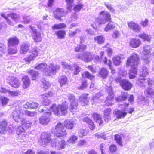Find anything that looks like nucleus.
Instances as JSON below:
<instances>
[{
  "instance_id": "ea45409f",
  "label": "nucleus",
  "mask_w": 154,
  "mask_h": 154,
  "mask_svg": "<svg viewBox=\"0 0 154 154\" xmlns=\"http://www.w3.org/2000/svg\"><path fill=\"white\" fill-rule=\"evenodd\" d=\"M58 81L61 85H63L66 84L68 82L67 78L65 75L60 76L59 78Z\"/></svg>"
},
{
  "instance_id": "f3484780",
  "label": "nucleus",
  "mask_w": 154,
  "mask_h": 154,
  "mask_svg": "<svg viewBox=\"0 0 154 154\" xmlns=\"http://www.w3.org/2000/svg\"><path fill=\"white\" fill-rule=\"evenodd\" d=\"M54 17L59 20L61 19L62 17L66 15L64 10L63 9L57 8L53 12Z\"/></svg>"
},
{
  "instance_id": "f704fd0d",
  "label": "nucleus",
  "mask_w": 154,
  "mask_h": 154,
  "mask_svg": "<svg viewBox=\"0 0 154 154\" xmlns=\"http://www.w3.org/2000/svg\"><path fill=\"white\" fill-rule=\"evenodd\" d=\"M7 16L16 22H18L19 20L20 16L17 14L14 13L9 14L7 15Z\"/></svg>"
},
{
  "instance_id": "0e129e2a",
  "label": "nucleus",
  "mask_w": 154,
  "mask_h": 154,
  "mask_svg": "<svg viewBox=\"0 0 154 154\" xmlns=\"http://www.w3.org/2000/svg\"><path fill=\"white\" fill-rule=\"evenodd\" d=\"M139 36L144 40L147 41H149L150 38V36L146 34H141L139 35Z\"/></svg>"
},
{
  "instance_id": "0eeeda50",
  "label": "nucleus",
  "mask_w": 154,
  "mask_h": 154,
  "mask_svg": "<svg viewBox=\"0 0 154 154\" xmlns=\"http://www.w3.org/2000/svg\"><path fill=\"white\" fill-rule=\"evenodd\" d=\"M67 96L70 102L69 109L71 112H74L77 110L78 106L77 103L75 101V97L73 94L70 93L68 94Z\"/></svg>"
},
{
  "instance_id": "473e14b6",
  "label": "nucleus",
  "mask_w": 154,
  "mask_h": 154,
  "mask_svg": "<svg viewBox=\"0 0 154 154\" xmlns=\"http://www.w3.org/2000/svg\"><path fill=\"white\" fill-rule=\"evenodd\" d=\"M47 115V116L44 115L39 118V122L41 124H47L49 122L50 118L49 116L50 115Z\"/></svg>"
},
{
  "instance_id": "49530a36",
  "label": "nucleus",
  "mask_w": 154,
  "mask_h": 154,
  "mask_svg": "<svg viewBox=\"0 0 154 154\" xmlns=\"http://www.w3.org/2000/svg\"><path fill=\"white\" fill-rule=\"evenodd\" d=\"M86 46L85 45H80L76 47L74 50L76 52H82L86 49Z\"/></svg>"
},
{
  "instance_id": "bb28decb",
  "label": "nucleus",
  "mask_w": 154,
  "mask_h": 154,
  "mask_svg": "<svg viewBox=\"0 0 154 154\" xmlns=\"http://www.w3.org/2000/svg\"><path fill=\"white\" fill-rule=\"evenodd\" d=\"M75 125L74 122L72 120H67L64 121V126L68 129H72Z\"/></svg>"
},
{
  "instance_id": "37998d69",
  "label": "nucleus",
  "mask_w": 154,
  "mask_h": 154,
  "mask_svg": "<svg viewBox=\"0 0 154 154\" xmlns=\"http://www.w3.org/2000/svg\"><path fill=\"white\" fill-rule=\"evenodd\" d=\"M112 83V81L109 80L107 83L106 89L108 93H114L112 87L111 85H110Z\"/></svg>"
},
{
  "instance_id": "7c9ffc66",
  "label": "nucleus",
  "mask_w": 154,
  "mask_h": 154,
  "mask_svg": "<svg viewBox=\"0 0 154 154\" xmlns=\"http://www.w3.org/2000/svg\"><path fill=\"white\" fill-rule=\"evenodd\" d=\"M8 53L10 55H13L17 52V48L15 46H8Z\"/></svg>"
},
{
  "instance_id": "69168bd1",
  "label": "nucleus",
  "mask_w": 154,
  "mask_h": 154,
  "mask_svg": "<svg viewBox=\"0 0 154 154\" xmlns=\"http://www.w3.org/2000/svg\"><path fill=\"white\" fill-rule=\"evenodd\" d=\"M74 66L75 69L74 74L76 75L81 70V69L79 66L78 65L76 64H75L74 65Z\"/></svg>"
},
{
  "instance_id": "2eb2a0df",
  "label": "nucleus",
  "mask_w": 154,
  "mask_h": 154,
  "mask_svg": "<svg viewBox=\"0 0 154 154\" xmlns=\"http://www.w3.org/2000/svg\"><path fill=\"white\" fill-rule=\"evenodd\" d=\"M119 83L122 88L125 90H130L132 87V85L127 80H120Z\"/></svg>"
},
{
  "instance_id": "8fccbe9b",
  "label": "nucleus",
  "mask_w": 154,
  "mask_h": 154,
  "mask_svg": "<svg viewBox=\"0 0 154 154\" xmlns=\"http://www.w3.org/2000/svg\"><path fill=\"white\" fill-rule=\"evenodd\" d=\"M56 35H57L58 38L62 39L64 37L66 33L64 31L59 30L56 32Z\"/></svg>"
},
{
  "instance_id": "72a5a7b5",
  "label": "nucleus",
  "mask_w": 154,
  "mask_h": 154,
  "mask_svg": "<svg viewBox=\"0 0 154 154\" xmlns=\"http://www.w3.org/2000/svg\"><path fill=\"white\" fill-rule=\"evenodd\" d=\"M88 132V130L81 128L78 130L77 135L79 137L82 138L86 136Z\"/></svg>"
},
{
  "instance_id": "f257e3e1",
  "label": "nucleus",
  "mask_w": 154,
  "mask_h": 154,
  "mask_svg": "<svg viewBox=\"0 0 154 154\" xmlns=\"http://www.w3.org/2000/svg\"><path fill=\"white\" fill-rule=\"evenodd\" d=\"M139 59L138 56L135 54H132L127 60V66H130L131 68L129 73L130 79L135 78L137 75V67L139 63Z\"/></svg>"
},
{
  "instance_id": "6ab92c4d",
  "label": "nucleus",
  "mask_w": 154,
  "mask_h": 154,
  "mask_svg": "<svg viewBox=\"0 0 154 154\" xmlns=\"http://www.w3.org/2000/svg\"><path fill=\"white\" fill-rule=\"evenodd\" d=\"M30 46L29 42H25L22 43L20 46V53L25 54L29 50Z\"/></svg>"
},
{
  "instance_id": "412c9836",
  "label": "nucleus",
  "mask_w": 154,
  "mask_h": 154,
  "mask_svg": "<svg viewBox=\"0 0 154 154\" xmlns=\"http://www.w3.org/2000/svg\"><path fill=\"white\" fill-rule=\"evenodd\" d=\"M8 123L7 121L3 119L0 121V133L2 134L6 133Z\"/></svg>"
},
{
  "instance_id": "13d9d810",
  "label": "nucleus",
  "mask_w": 154,
  "mask_h": 154,
  "mask_svg": "<svg viewBox=\"0 0 154 154\" xmlns=\"http://www.w3.org/2000/svg\"><path fill=\"white\" fill-rule=\"evenodd\" d=\"M78 137L77 136L75 135H72L70 138L67 140V141L70 143H74L75 141L77 140Z\"/></svg>"
},
{
  "instance_id": "a18cd8bd",
  "label": "nucleus",
  "mask_w": 154,
  "mask_h": 154,
  "mask_svg": "<svg viewBox=\"0 0 154 154\" xmlns=\"http://www.w3.org/2000/svg\"><path fill=\"white\" fill-rule=\"evenodd\" d=\"M95 41L98 44L103 43L105 40L104 38L102 36H97L94 38Z\"/></svg>"
},
{
  "instance_id": "b1692460",
  "label": "nucleus",
  "mask_w": 154,
  "mask_h": 154,
  "mask_svg": "<svg viewBox=\"0 0 154 154\" xmlns=\"http://www.w3.org/2000/svg\"><path fill=\"white\" fill-rule=\"evenodd\" d=\"M108 94V95L105 100V105L106 106H109L112 105V103L111 101L113 100L114 95V93Z\"/></svg>"
},
{
  "instance_id": "aec40b11",
  "label": "nucleus",
  "mask_w": 154,
  "mask_h": 154,
  "mask_svg": "<svg viewBox=\"0 0 154 154\" xmlns=\"http://www.w3.org/2000/svg\"><path fill=\"white\" fill-rule=\"evenodd\" d=\"M19 43V39L17 37H11L8 41V46H16Z\"/></svg>"
},
{
  "instance_id": "de8ad7c7",
  "label": "nucleus",
  "mask_w": 154,
  "mask_h": 154,
  "mask_svg": "<svg viewBox=\"0 0 154 154\" xmlns=\"http://www.w3.org/2000/svg\"><path fill=\"white\" fill-rule=\"evenodd\" d=\"M120 57L119 56L114 57L113 58V60L114 64L115 66L119 65L120 63Z\"/></svg>"
},
{
  "instance_id": "4be33fe9",
  "label": "nucleus",
  "mask_w": 154,
  "mask_h": 154,
  "mask_svg": "<svg viewBox=\"0 0 154 154\" xmlns=\"http://www.w3.org/2000/svg\"><path fill=\"white\" fill-rule=\"evenodd\" d=\"M141 44V42L140 40L136 39H131L130 41V45L133 48H136L139 47Z\"/></svg>"
},
{
  "instance_id": "cd10ccee",
  "label": "nucleus",
  "mask_w": 154,
  "mask_h": 154,
  "mask_svg": "<svg viewBox=\"0 0 154 154\" xmlns=\"http://www.w3.org/2000/svg\"><path fill=\"white\" fill-rule=\"evenodd\" d=\"M47 65L45 63L40 64L35 67L37 69H39L42 71L45 72L48 74V67H47Z\"/></svg>"
},
{
  "instance_id": "a19ab883",
  "label": "nucleus",
  "mask_w": 154,
  "mask_h": 154,
  "mask_svg": "<svg viewBox=\"0 0 154 154\" xmlns=\"http://www.w3.org/2000/svg\"><path fill=\"white\" fill-rule=\"evenodd\" d=\"M66 25L64 23H60L58 24H55L52 27L53 30L58 29L66 27Z\"/></svg>"
},
{
  "instance_id": "f03ea898",
  "label": "nucleus",
  "mask_w": 154,
  "mask_h": 154,
  "mask_svg": "<svg viewBox=\"0 0 154 154\" xmlns=\"http://www.w3.org/2000/svg\"><path fill=\"white\" fill-rule=\"evenodd\" d=\"M68 108V105L66 103H63L57 106L54 104L50 107V111L57 115H64L67 113Z\"/></svg>"
},
{
  "instance_id": "ddd939ff",
  "label": "nucleus",
  "mask_w": 154,
  "mask_h": 154,
  "mask_svg": "<svg viewBox=\"0 0 154 154\" xmlns=\"http://www.w3.org/2000/svg\"><path fill=\"white\" fill-rule=\"evenodd\" d=\"M60 69V67L59 65L54 63H51L48 67V75L51 76V74H54L59 70Z\"/></svg>"
},
{
  "instance_id": "c03bdc74",
  "label": "nucleus",
  "mask_w": 154,
  "mask_h": 154,
  "mask_svg": "<svg viewBox=\"0 0 154 154\" xmlns=\"http://www.w3.org/2000/svg\"><path fill=\"white\" fill-rule=\"evenodd\" d=\"M66 8L69 11H71L73 5V0H66Z\"/></svg>"
},
{
  "instance_id": "7ed1b4c3",
  "label": "nucleus",
  "mask_w": 154,
  "mask_h": 154,
  "mask_svg": "<svg viewBox=\"0 0 154 154\" xmlns=\"http://www.w3.org/2000/svg\"><path fill=\"white\" fill-rule=\"evenodd\" d=\"M111 20V15L108 11H102L99 14V16L95 18V21L98 25L103 24L106 22Z\"/></svg>"
},
{
  "instance_id": "680f3d73",
  "label": "nucleus",
  "mask_w": 154,
  "mask_h": 154,
  "mask_svg": "<svg viewBox=\"0 0 154 154\" xmlns=\"http://www.w3.org/2000/svg\"><path fill=\"white\" fill-rule=\"evenodd\" d=\"M83 5L81 4H79L75 5L73 8L75 12H78L83 7Z\"/></svg>"
},
{
  "instance_id": "a878e982",
  "label": "nucleus",
  "mask_w": 154,
  "mask_h": 154,
  "mask_svg": "<svg viewBox=\"0 0 154 154\" xmlns=\"http://www.w3.org/2000/svg\"><path fill=\"white\" fill-rule=\"evenodd\" d=\"M38 104L35 102H27L24 105L23 107L26 109H35L38 107Z\"/></svg>"
},
{
  "instance_id": "9d476101",
  "label": "nucleus",
  "mask_w": 154,
  "mask_h": 154,
  "mask_svg": "<svg viewBox=\"0 0 154 154\" xmlns=\"http://www.w3.org/2000/svg\"><path fill=\"white\" fill-rule=\"evenodd\" d=\"M29 27L30 29V32L32 34V37L35 42H41L42 40V37L40 33L38 32L34 27L29 26Z\"/></svg>"
},
{
  "instance_id": "dca6fc26",
  "label": "nucleus",
  "mask_w": 154,
  "mask_h": 154,
  "mask_svg": "<svg viewBox=\"0 0 154 154\" xmlns=\"http://www.w3.org/2000/svg\"><path fill=\"white\" fill-rule=\"evenodd\" d=\"M38 51L37 48H35L33 49L32 53L29 55L27 57L24 58V60L27 63H29L30 62L38 56Z\"/></svg>"
},
{
  "instance_id": "9b49d317",
  "label": "nucleus",
  "mask_w": 154,
  "mask_h": 154,
  "mask_svg": "<svg viewBox=\"0 0 154 154\" xmlns=\"http://www.w3.org/2000/svg\"><path fill=\"white\" fill-rule=\"evenodd\" d=\"M12 115L14 119L17 122L21 121L23 119L22 109L19 108H17L12 112Z\"/></svg>"
},
{
  "instance_id": "e433bc0d",
  "label": "nucleus",
  "mask_w": 154,
  "mask_h": 154,
  "mask_svg": "<svg viewBox=\"0 0 154 154\" xmlns=\"http://www.w3.org/2000/svg\"><path fill=\"white\" fill-rule=\"evenodd\" d=\"M92 117L96 122L99 123V125H101L103 123L101 117L100 115L94 113L93 114Z\"/></svg>"
},
{
  "instance_id": "09e8293b",
  "label": "nucleus",
  "mask_w": 154,
  "mask_h": 154,
  "mask_svg": "<svg viewBox=\"0 0 154 154\" xmlns=\"http://www.w3.org/2000/svg\"><path fill=\"white\" fill-rule=\"evenodd\" d=\"M6 49V47L3 44H0V57L4 54Z\"/></svg>"
},
{
  "instance_id": "393cba45",
  "label": "nucleus",
  "mask_w": 154,
  "mask_h": 154,
  "mask_svg": "<svg viewBox=\"0 0 154 154\" xmlns=\"http://www.w3.org/2000/svg\"><path fill=\"white\" fill-rule=\"evenodd\" d=\"M88 94H84L79 97V100L81 102V104L83 106L87 104L88 102Z\"/></svg>"
},
{
  "instance_id": "338daca9",
  "label": "nucleus",
  "mask_w": 154,
  "mask_h": 154,
  "mask_svg": "<svg viewBox=\"0 0 154 154\" xmlns=\"http://www.w3.org/2000/svg\"><path fill=\"white\" fill-rule=\"evenodd\" d=\"M117 148L116 146L114 144H112L110 146L109 149L111 152H116L117 150Z\"/></svg>"
},
{
  "instance_id": "5fc2aeb1",
  "label": "nucleus",
  "mask_w": 154,
  "mask_h": 154,
  "mask_svg": "<svg viewBox=\"0 0 154 154\" xmlns=\"http://www.w3.org/2000/svg\"><path fill=\"white\" fill-rule=\"evenodd\" d=\"M82 76L84 78L86 77L90 79V80H92L94 78V76L91 75L88 72H84L82 74Z\"/></svg>"
},
{
  "instance_id": "f8f14e48",
  "label": "nucleus",
  "mask_w": 154,
  "mask_h": 154,
  "mask_svg": "<svg viewBox=\"0 0 154 154\" xmlns=\"http://www.w3.org/2000/svg\"><path fill=\"white\" fill-rule=\"evenodd\" d=\"M7 82L12 87L14 88L18 87L20 85V82L18 79L12 76H9L7 78Z\"/></svg>"
},
{
  "instance_id": "c756f323",
  "label": "nucleus",
  "mask_w": 154,
  "mask_h": 154,
  "mask_svg": "<svg viewBox=\"0 0 154 154\" xmlns=\"http://www.w3.org/2000/svg\"><path fill=\"white\" fill-rule=\"evenodd\" d=\"M143 54L145 55V57L144 58V59H146L148 58L150 52L151 48L149 45H146L143 47Z\"/></svg>"
},
{
  "instance_id": "4d7b16f0",
  "label": "nucleus",
  "mask_w": 154,
  "mask_h": 154,
  "mask_svg": "<svg viewBox=\"0 0 154 154\" xmlns=\"http://www.w3.org/2000/svg\"><path fill=\"white\" fill-rule=\"evenodd\" d=\"M145 94L147 95L151 96L154 95V92L152 89L150 88H148L145 91Z\"/></svg>"
},
{
  "instance_id": "c9c22d12",
  "label": "nucleus",
  "mask_w": 154,
  "mask_h": 154,
  "mask_svg": "<svg viewBox=\"0 0 154 154\" xmlns=\"http://www.w3.org/2000/svg\"><path fill=\"white\" fill-rule=\"evenodd\" d=\"M83 121L86 122L89 125V127L91 129L93 130L95 128L94 125L92 121L87 117H85L83 119Z\"/></svg>"
},
{
  "instance_id": "1a4fd4ad",
  "label": "nucleus",
  "mask_w": 154,
  "mask_h": 154,
  "mask_svg": "<svg viewBox=\"0 0 154 154\" xmlns=\"http://www.w3.org/2000/svg\"><path fill=\"white\" fill-rule=\"evenodd\" d=\"M93 57L94 56L91 53L88 52L78 54L75 56L77 59L86 62L90 61L93 59Z\"/></svg>"
},
{
  "instance_id": "864d4df0",
  "label": "nucleus",
  "mask_w": 154,
  "mask_h": 154,
  "mask_svg": "<svg viewBox=\"0 0 154 154\" xmlns=\"http://www.w3.org/2000/svg\"><path fill=\"white\" fill-rule=\"evenodd\" d=\"M115 140L117 143L120 146H122V139L120 135L118 134L115 135Z\"/></svg>"
},
{
  "instance_id": "bf43d9fd",
  "label": "nucleus",
  "mask_w": 154,
  "mask_h": 154,
  "mask_svg": "<svg viewBox=\"0 0 154 154\" xmlns=\"http://www.w3.org/2000/svg\"><path fill=\"white\" fill-rule=\"evenodd\" d=\"M0 99L2 105L3 106L6 105L7 104L9 100L7 98L4 97H1Z\"/></svg>"
},
{
  "instance_id": "052dcab7",
  "label": "nucleus",
  "mask_w": 154,
  "mask_h": 154,
  "mask_svg": "<svg viewBox=\"0 0 154 154\" xmlns=\"http://www.w3.org/2000/svg\"><path fill=\"white\" fill-rule=\"evenodd\" d=\"M8 94L9 95L13 97L17 96L20 95V92L19 91H15L10 90L8 91Z\"/></svg>"
},
{
  "instance_id": "58836bf2",
  "label": "nucleus",
  "mask_w": 154,
  "mask_h": 154,
  "mask_svg": "<svg viewBox=\"0 0 154 154\" xmlns=\"http://www.w3.org/2000/svg\"><path fill=\"white\" fill-rule=\"evenodd\" d=\"M21 122L22 126L26 127L27 129L29 128L32 125L31 122L29 121L26 120L23 118L22 119Z\"/></svg>"
},
{
  "instance_id": "79ce46f5",
  "label": "nucleus",
  "mask_w": 154,
  "mask_h": 154,
  "mask_svg": "<svg viewBox=\"0 0 154 154\" xmlns=\"http://www.w3.org/2000/svg\"><path fill=\"white\" fill-rule=\"evenodd\" d=\"M104 52L101 51L100 53V62H103L105 64L108 65V60L107 58L104 55Z\"/></svg>"
},
{
  "instance_id": "39448f33",
  "label": "nucleus",
  "mask_w": 154,
  "mask_h": 154,
  "mask_svg": "<svg viewBox=\"0 0 154 154\" xmlns=\"http://www.w3.org/2000/svg\"><path fill=\"white\" fill-rule=\"evenodd\" d=\"M56 133L54 137H62L63 138L65 137L66 135V130L64 129V125L60 122L57 123L55 126Z\"/></svg>"
},
{
  "instance_id": "3c124183",
  "label": "nucleus",
  "mask_w": 154,
  "mask_h": 154,
  "mask_svg": "<svg viewBox=\"0 0 154 154\" xmlns=\"http://www.w3.org/2000/svg\"><path fill=\"white\" fill-rule=\"evenodd\" d=\"M50 86V84L48 82L44 80V81H42V84L41 87L44 90H46L48 89Z\"/></svg>"
},
{
  "instance_id": "c85d7f7f",
  "label": "nucleus",
  "mask_w": 154,
  "mask_h": 154,
  "mask_svg": "<svg viewBox=\"0 0 154 154\" xmlns=\"http://www.w3.org/2000/svg\"><path fill=\"white\" fill-rule=\"evenodd\" d=\"M22 80L23 83V88H27L30 84V81L29 79L27 76L25 75L23 76Z\"/></svg>"
},
{
  "instance_id": "2f4dec72",
  "label": "nucleus",
  "mask_w": 154,
  "mask_h": 154,
  "mask_svg": "<svg viewBox=\"0 0 154 154\" xmlns=\"http://www.w3.org/2000/svg\"><path fill=\"white\" fill-rule=\"evenodd\" d=\"M113 114L116 115V116L117 118H121L125 117L127 113L119 110L116 111L115 110L113 112Z\"/></svg>"
},
{
  "instance_id": "e2e57ef3",
  "label": "nucleus",
  "mask_w": 154,
  "mask_h": 154,
  "mask_svg": "<svg viewBox=\"0 0 154 154\" xmlns=\"http://www.w3.org/2000/svg\"><path fill=\"white\" fill-rule=\"evenodd\" d=\"M104 5L111 12L114 13V9L111 4L105 2Z\"/></svg>"
},
{
  "instance_id": "5701e85b",
  "label": "nucleus",
  "mask_w": 154,
  "mask_h": 154,
  "mask_svg": "<svg viewBox=\"0 0 154 154\" xmlns=\"http://www.w3.org/2000/svg\"><path fill=\"white\" fill-rule=\"evenodd\" d=\"M17 134L20 137L22 138H24L26 135L25 130L22 126H20L17 127Z\"/></svg>"
},
{
  "instance_id": "423d86ee",
  "label": "nucleus",
  "mask_w": 154,
  "mask_h": 154,
  "mask_svg": "<svg viewBox=\"0 0 154 154\" xmlns=\"http://www.w3.org/2000/svg\"><path fill=\"white\" fill-rule=\"evenodd\" d=\"M140 72V76L138 79L137 83L141 86H143L146 83L145 77L148 74V69L145 67H143Z\"/></svg>"
},
{
  "instance_id": "20e7f679",
  "label": "nucleus",
  "mask_w": 154,
  "mask_h": 154,
  "mask_svg": "<svg viewBox=\"0 0 154 154\" xmlns=\"http://www.w3.org/2000/svg\"><path fill=\"white\" fill-rule=\"evenodd\" d=\"M51 142V145L53 147H55L58 150L63 149L66 147V143L64 140L61 139L60 137H54Z\"/></svg>"
},
{
  "instance_id": "a211bd4d",
  "label": "nucleus",
  "mask_w": 154,
  "mask_h": 154,
  "mask_svg": "<svg viewBox=\"0 0 154 154\" xmlns=\"http://www.w3.org/2000/svg\"><path fill=\"white\" fill-rule=\"evenodd\" d=\"M52 93L50 92L48 93V94H45L41 95V97L43 99L42 101V103L43 105L48 106L49 104L50 101L48 99V98L52 96Z\"/></svg>"
},
{
  "instance_id": "603ef678",
  "label": "nucleus",
  "mask_w": 154,
  "mask_h": 154,
  "mask_svg": "<svg viewBox=\"0 0 154 154\" xmlns=\"http://www.w3.org/2000/svg\"><path fill=\"white\" fill-rule=\"evenodd\" d=\"M28 72L31 75L33 80H35L38 75V72L32 70H30Z\"/></svg>"
},
{
  "instance_id": "4c0bfd02",
  "label": "nucleus",
  "mask_w": 154,
  "mask_h": 154,
  "mask_svg": "<svg viewBox=\"0 0 154 154\" xmlns=\"http://www.w3.org/2000/svg\"><path fill=\"white\" fill-rule=\"evenodd\" d=\"M108 71L105 68H102L99 72L100 76L103 78H106L108 75Z\"/></svg>"
},
{
  "instance_id": "4468645a",
  "label": "nucleus",
  "mask_w": 154,
  "mask_h": 154,
  "mask_svg": "<svg viewBox=\"0 0 154 154\" xmlns=\"http://www.w3.org/2000/svg\"><path fill=\"white\" fill-rule=\"evenodd\" d=\"M127 23L129 28L133 31L138 33L140 32L141 27L137 23L133 21H131L128 22Z\"/></svg>"
},
{
  "instance_id": "774afa93",
  "label": "nucleus",
  "mask_w": 154,
  "mask_h": 154,
  "mask_svg": "<svg viewBox=\"0 0 154 154\" xmlns=\"http://www.w3.org/2000/svg\"><path fill=\"white\" fill-rule=\"evenodd\" d=\"M24 22L26 23H29L31 21L32 18L30 16H25L23 17Z\"/></svg>"
},
{
  "instance_id": "6e6d98bb",
  "label": "nucleus",
  "mask_w": 154,
  "mask_h": 154,
  "mask_svg": "<svg viewBox=\"0 0 154 154\" xmlns=\"http://www.w3.org/2000/svg\"><path fill=\"white\" fill-rule=\"evenodd\" d=\"M115 26H114L113 23L111 22V21L109 22L106 25L105 28V30L106 31H108L109 30L113 29L114 28Z\"/></svg>"
},
{
  "instance_id": "6e6552de",
  "label": "nucleus",
  "mask_w": 154,
  "mask_h": 154,
  "mask_svg": "<svg viewBox=\"0 0 154 154\" xmlns=\"http://www.w3.org/2000/svg\"><path fill=\"white\" fill-rule=\"evenodd\" d=\"M51 135L49 133L43 132L42 133L39 141L40 144L43 146H46L48 143L52 140Z\"/></svg>"
}]
</instances>
